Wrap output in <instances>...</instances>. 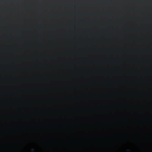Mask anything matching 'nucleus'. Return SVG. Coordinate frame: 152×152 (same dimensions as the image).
<instances>
[{
    "label": "nucleus",
    "mask_w": 152,
    "mask_h": 152,
    "mask_svg": "<svg viewBox=\"0 0 152 152\" xmlns=\"http://www.w3.org/2000/svg\"><path fill=\"white\" fill-rule=\"evenodd\" d=\"M31 151H32L33 152H34V149H32L31 150Z\"/></svg>",
    "instance_id": "1"
},
{
    "label": "nucleus",
    "mask_w": 152,
    "mask_h": 152,
    "mask_svg": "<svg viewBox=\"0 0 152 152\" xmlns=\"http://www.w3.org/2000/svg\"><path fill=\"white\" fill-rule=\"evenodd\" d=\"M127 151H128V152H129V150H127Z\"/></svg>",
    "instance_id": "2"
}]
</instances>
